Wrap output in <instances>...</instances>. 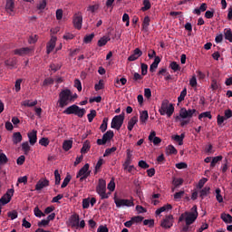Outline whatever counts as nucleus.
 <instances>
[{
  "instance_id": "de8ad7c7",
  "label": "nucleus",
  "mask_w": 232,
  "mask_h": 232,
  "mask_svg": "<svg viewBox=\"0 0 232 232\" xmlns=\"http://www.w3.org/2000/svg\"><path fill=\"white\" fill-rule=\"evenodd\" d=\"M220 160H222V156L214 157L210 163V168H215V166H217V163L220 162Z\"/></svg>"
},
{
  "instance_id": "dca6fc26",
  "label": "nucleus",
  "mask_w": 232,
  "mask_h": 232,
  "mask_svg": "<svg viewBox=\"0 0 232 232\" xmlns=\"http://www.w3.org/2000/svg\"><path fill=\"white\" fill-rule=\"evenodd\" d=\"M14 8H15V3L14 2V0H6L5 10L7 14H10V15H12Z\"/></svg>"
},
{
  "instance_id": "c9c22d12",
  "label": "nucleus",
  "mask_w": 232,
  "mask_h": 232,
  "mask_svg": "<svg viewBox=\"0 0 232 232\" xmlns=\"http://www.w3.org/2000/svg\"><path fill=\"white\" fill-rule=\"evenodd\" d=\"M211 188L209 187H205L199 191V197L200 198H204L205 197H208V194L209 193V190Z\"/></svg>"
},
{
  "instance_id": "4be33fe9",
  "label": "nucleus",
  "mask_w": 232,
  "mask_h": 232,
  "mask_svg": "<svg viewBox=\"0 0 232 232\" xmlns=\"http://www.w3.org/2000/svg\"><path fill=\"white\" fill-rule=\"evenodd\" d=\"M73 146V140H65L63 143V150L64 151H70Z\"/></svg>"
},
{
  "instance_id": "49530a36",
  "label": "nucleus",
  "mask_w": 232,
  "mask_h": 232,
  "mask_svg": "<svg viewBox=\"0 0 232 232\" xmlns=\"http://www.w3.org/2000/svg\"><path fill=\"white\" fill-rule=\"evenodd\" d=\"M169 68H171L173 72H180V65H179L177 62H171L169 64Z\"/></svg>"
},
{
  "instance_id": "c03bdc74",
  "label": "nucleus",
  "mask_w": 232,
  "mask_h": 232,
  "mask_svg": "<svg viewBox=\"0 0 232 232\" xmlns=\"http://www.w3.org/2000/svg\"><path fill=\"white\" fill-rule=\"evenodd\" d=\"M70 180H72V176L70 174H67L66 177L64 178L61 188H66V186H68V184H70Z\"/></svg>"
},
{
  "instance_id": "0e129e2a",
  "label": "nucleus",
  "mask_w": 232,
  "mask_h": 232,
  "mask_svg": "<svg viewBox=\"0 0 232 232\" xmlns=\"http://www.w3.org/2000/svg\"><path fill=\"white\" fill-rule=\"evenodd\" d=\"M102 164H104V160L102 158H100L95 166V173L99 171V169L102 168Z\"/></svg>"
},
{
  "instance_id": "b1692460",
  "label": "nucleus",
  "mask_w": 232,
  "mask_h": 232,
  "mask_svg": "<svg viewBox=\"0 0 232 232\" xmlns=\"http://www.w3.org/2000/svg\"><path fill=\"white\" fill-rule=\"evenodd\" d=\"M169 209H173V206H171V204L164 205L156 210V215H160V213H164V211H169Z\"/></svg>"
},
{
  "instance_id": "052dcab7",
  "label": "nucleus",
  "mask_w": 232,
  "mask_h": 232,
  "mask_svg": "<svg viewBox=\"0 0 232 232\" xmlns=\"http://www.w3.org/2000/svg\"><path fill=\"white\" fill-rule=\"evenodd\" d=\"M74 86L77 88L78 92H82V83L81 82V80L75 79Z\"/></svg>"
},
{
  "instance_id": "c756f323",
  "label": "nucleus",
  "mask_w": 232,
  "mask_h": 232,
  "mask_svg": "<svg viewBox=\"0 0 232 232\" xmlns=\"http://www.w3.org/2000/svg\"><path fill=\"white\" fill-rule=\"evenodd\" d=\"M221 219L223 222H225V224H232V217L230 214H221Z\"/></svg>"
},
{
  "instance_id": "37998d69",
  "label": "nucleus",
  "mask_w": 232,
  "mask_h": 232,
  "mask_svg": "<svg viewBox=\"0 0 232 232\" xmlns=\"http://www.w3.org/2000/svg\"><path fill=\"white\" fill-rule=\"evenodd\" d=\"M97 117V111L91 110V112L87 115L89 122H93V119Z\"/></svg>"
},
{
  "instance_id": "aec40b11",
  "label": "nucleus",
  "mask_w": 232,
  "mask_h": 232,
  "mask_svg": "<svg viewBox=\"0 0 232 232\" xmlns=\"http://www.w3.org/2000/svg\"><path fill=\"white\" fill-rule=\"evenodd\" d=\"M160 63V57L156 56L154 62L150 64V72L153 73L157 68H159V64Z\"/></svg>"
},
{
  "instance_id": "9d476101",
  "label": "nucleus",
  "mask_w": 232,
  "mask_h": 232,
  "mask_svg": "<svg viewBox=\"0 0 232 232\" xmlns=\"http://www.w3.org/2000/svg\"><path fill=\"white\" fill-rule=\"evenodd\" d=\"M195 113H197V110L195 109L186 110V108H182L179 111V117L181 119H191Z\"/></svg>"
},
{
  "instance_id": "79ce46f5",
  "label": "nucleus",
  "mask_w": 232,
  "mask_h": 232,
  "mask_svg": "<svg viewBox=\"0 0 232 232\" xmlns=\"http://www.w3.org/2000/svg\"><path fill=\"white\" fill-rule=\"evenodd\" d=\"M167 153L169 155H177L178 151H177V149H175V146L173 145H169L167 147Z\"/></svg>"
},
{
  "instance_id": "ddd939ff",
  "label": "nucleus",
  "mask_w": 232,
  "mask_h": 232,
  "mask_svg": "<svg viewBox=\"0 0 232 232\" xmlns=\"http://www.w3.org/2000/svg\"><path fill=\"white\" fill-rule=\"evenodd\" d=\"M79 220L78 214L72 215L69 218V226H71V227H79Z\"/></svg>"
},
{
  "instance_id": "0eeeda50",
  "label": "nucleus",
  "mask_w": 232,
  "mask_h": 232,
  "mask_svg": "<svg viewBox=\"0 0 232 232\" xmlns=\"http://www.w3.org/2000/svg\"><path fill=\"white\" fill-rule=\"evenodd\" d=\"M92 174L90 170V164L86 163L77 173L76 179H80V182L86 180L88 177Z\"/></svg>"
},
{
  "instance_id": "6ab92c4d",
  "label": "nucleus",
  "mask_w": 232,
  "mask_h": 232,
  "mask_svg": "<svg viewBox=\"0 0 232 232\" xmlns=\"http://www.w3.org/2000/svg\"><path fill=\"white\" fill-rule=\"evenodd\" d=\"M139 122V117L138 116H133L128 122L127 129L129 131H132L135 124Z\"/></svg>"
},
{
  "instance_id": "f8f14e48",
  "label": "nucleus",
  "mask_w": 232,
  "mask_h": 232,
  "mask_svg": "<svg viewBox=\"0 0 232 232\" xmlns=\"http://www.w3.org/2000/svg\"><path fill=\"white\" fill-rule=\"evenodd\" d=\"M14 55H20V57H23L24 55H28L32 53V48L30 47H22L19 49L14 50Z\"/></svg>"
},
{
  "instance_id": "4c0bfd02",
  "label": "nucleus",
  "mask_w": 232,
  "mask_h": 232,
  "mask_svg": "<svg viewBox=\"0 0 232 232\" xmlns=\"http://www.w3.org/2000/svg\"><path fill=\"white\" fill-rule=\"evenodd\" d=\"M22 106H26L27 108H34V106H37V101L31 102L30 100H25L22 102Z\"/></svg>"
},
{
  "instance_id": "7ed1b4c3",
  "label": "nucleus",
  "mask_w": 232,
  "mask_h": 232,
  "mask_svg": "<svg viewBox=\"0 0 232 232\" xmlns=\"http://www.w3.org/2000/svg\"><path fill=\"white\" fill-rule=\"evenodd\" d=\"M159 111L160 115H167L168 117H171L175 111V107L173 106V103L169 104V101L163 100Z\"/></svg>"
},
{
  "instance_id": "a878e982",
  "label": "nucleus",
  "mask_w": 232,
  "mask_h": 232,
  "mask_svg": "<svg viewBox=\"0 0 232 232\" xmlns=\"http://www.w3.org/2000/svg\"><path fill=\"white\" fill-rule=\"evenodd\" d=\"M5 66H10L11 68H15L16 64H17V58L16 57H13V58H9L8 60H6L5 62Z\"/></svg>"
},
{
  "instance_id": "680f3d73",
  "label": "nucleus",
  "mask_w": 232,
  "mask_h": 232,
  "mask_svg": "<svg viewBox=\"0 0 232 232\" xmlns=\"http://www.w3.org/2000/svg\"><path fill=\"white\" fill-rule=\"evenodd\" d=\"M143 226H149L150 227H153V226H155V220L145 219V220H143Z\"/></svg>"
},
{
  "instance_id": "423d86ee",
  "label": "nucleus",
  "mask_w": 232,
  "mask_h": 232,
  "mask_svg": "<svg viewBox=\"0 0 232 232\" xmlns=\"http://www.w3.org/2000/svg\"><path fill=\"white\" fill-rule=\"evenodd\" d=\"M96 193L100 195L102 200L109 198L110 196L106 193V180L102 179H99V184L96 187Z\"/></svg>"
},
{
  "instance_id": "774afa93",
  "label": "nucleus",
  "mask_w": 232,
  "mask_h": 232,
  "mask_svg": "<svg viewBox=\"0 0 232 232\" xmlns=\"http://www.w3.org/2000/svg\"><path fill=\"white\" fill-rule=\"evenodd\" d=\"M232 111L230 109L225 111L224 118L227 121V119H231Z\"/></svg>"
},
{
  "instance_id": "338daca9",
  "label": "nucleus",
  "mask_w": 232,
  "mask_h": 232,
  "mask_svg": "<svg viewBox=\"0 0 232 232\" xmlns=\"http://www.w3.org/2000/svg\"><path fill=\"white\" fill-rule=\"evenodd\" d=\"M206 182H208V178H202L198 184V189H202V188H204V185L206 184Z\"/></svg>"
},
{
  "instance_id": "6e6552de",
  "label": "nucleus",
  "mask_w": 232,
  "mask_h": 232,
  "mask_svg": "<svg viewBox=\"0 0 232 232\" xmlns=\"http://www.w3.org/2000/svg\"><path fill=\"white\" fill-rule=\"evenodd\" d=\"M114 204L116 205V208H124V206L127 208H131L135 206L133 200L131 199H121L117 198H114Z\"/></svg>"
},
{
  "instance_id": "2eb2a0df",
  "label": "nucleus",
  "mask_w": 232,
  "mask_h": 232,
  "mask_svg": "<svg viewBox=\"0 0 232 232\" xmlns=\"http://www.w3.org/2000/svg\"><path fill=\"white\" fill-rule=\"evenodd\" d=\"M50 186V181L48 179L39 180L35 185L36 191H41L44 188Z\"/></svg>"
},
{
  "instance_id": "bb28decb",
  "label": "nucleus",
  "mask_w": 232,
  "mask_h": 232,
  "mask_svg": "<svg viewBox=\"0 0 232 232\" xmlns=\"http://www.w3.org/2000/svg\"><path fill=\"white\" fill-rule=\"evenodd\" d=\"M186 137V134L181 133L180 135H175L172 136L173 140H175L176 142H179V146H182V144H184V138Z\"/></svg>"
},
{
  "instance_id": "2f4dec72",
  "label": "nucleus",
  "mask_w": 232,
  "mask_h": 232,
  "mask_svg": "<svg viewBox=\"0 0 232 232\" xmlns=\"http://www.w3.org/2000/svg\"><path fill=\"white\" fill-rule=\"evenodd\" d=\"M111 41V38L108 36H103L98 41V46L102 47L108 44V42Z\"/></svg>"
},
{
  "instance_id": "a18cd8bd",
  "label": "nucleus",
  "mask_w": 232,
  "mask_h": 232,
  "mask_svg": "<svg viewBox=\"0 0 232 232\" xmlns=\"http://www.w3.org/2000/svg\"><path fill=\"white\" fill-rule=\"evenodd\" d=\"M95 92L104 90V80H100L98 83L94 85Z\"/></svg>"
},
{
  "instance_id": "5fc2aeb1",
  "label": "nucleus",
  "mask_w": 232,
  "mask_h": 232,
  "mask_svg": "<svg viewBox=\"0 0 232 232\" xmlns=\"http://www.w3.org/2000/svg\"><path fill=\"white\" fill-rule=\"evenodd\" d=\"M220 193H221L220 188H217L216 189V198H217L218 202L222 203V202H224V198L220 195Z\"/></svg>"
},
{
  "instance_id": "09e8293b",
  "label": "nucleus",
  "mask_w": 232,
  "mask_h": 232,
  "mask_svg": "<svg viewBox=\"0 0 232 232\" xmlns=\"http://www.w3.org/2000/svg\"><path fill=\"white\" fill-rule=\"evenodd\" d=\"M10 198H8V196L4 195L1 198H0V206H6V204H8L10 202Z\"/></svg>"
},
{
  "instance_id": "ea45409f",
  "label": "nucleus",
  "mask_w": 232,
  "mask_h": 232,
  "mask_svg": "<svg viewBox=\"0 0 232 232\" xmlns=\"http://www.w3.org/2000/svg\"><path fill=\"white\" fill-rule=\"evenodd\" d=\"M22 150L24 151V155H28V153H30V144L28 141L22 143Z\"/></svg>"
},
{
  "instance_id": "a19ab883",
  "label": "nucleus",
  "mask_w": 232,
  "mask_h": 232,
  "mask_svg": "<svg viewBox=\"0 0 232 232\" xmlns=\"http://www.w3.org/2000/svg\"><path fill=\"white\" fill-rule=\"evenodd\" d=\"M186 95H188V89L184 88L179 96L178 97V102H182V101H184V99H186Z\"/></svg>"
},
{
  "instance_id": "c85d7f7f",
  "label": "nucleus",
  "mask_w": 232,
  "mask_h": 232,
  "mask_svg": "<svg viewBox=\"0 0 232 232\" xmlns=\"http://www.w3.org/2000/svg\"><path fill=\"white\" fill-rule=\"evenodd\" d=\"M23 140V135L21 132H14L13 134V144H19Z\"/></svg>"
},
{
  "instance_id": "4d7b16f0",
  "label": "nucleus",
  "mask_w": 232,
  "mask_h": 232,
  "mask_svg": "<svg viewBox=\"0 0 232 232\" xmlns=\"http://www.w3.org/2000/svg\"><path fill=\"white\" fill-rule=\"evenodd\" d=\"M131 220L133 224H140V222H142L144 220V217L142 216H135L131 218Z\"/></svg>"
},
{
  "instance_id": "1a4fd4ad",
  "label": "nucleus",
  "mask_w": 232,
  "mask_h": 232,
  "mask_svg": "<svg viewBox=\"0 0 232 232\" xmlns=\"http://www.w3.org/2000/svg\"><path fill=\"white\" fill-rule=\"evenodd\" d=\"M72 23L74 28H76L77 30H81V28H82V13H75L72 17Z\"/></svg>"
},
{
  "instance_id": "412c9836",
  "label": "nucleus",
  "mask_w": 232,
  "mask_h": 232,
  "mask_svg": "<svg viewBox=\"0 0 232 232\" xmlns=\"http://www.w3.org/2000/svg\"><path fill=\"white\" fill-rule=\"evenodd\" d=\"M207 10H208V4L203 3L199 6V8H195L193 10V14H196V15H200V14H202V12H206Z\"/></svg>"
},
{
  "instance_id": "9b49d317",
  "label": "nucleus",
  "mask_w": 232,
  "mask_h": 232,
  "mask_svg": "<svg viewBox=\"0 0 232 232\" xmlns=\"http://www.w3.org/2000/svg\"><path fill=\"white\" fill-rule=\"evenodd\" d=\"M161 227L163 229H169L173 227V215L166 216L165 218L160 223Z\"/></svg>"
},
{
  "instance_id": "69168bd1",
  "label": "nucleus",
  "mask_w": 232,
  "mask_h": 232,
  "mask_svg": "<svg viewBox=\"0 0 232 232\" xmlns=\"http://www.w3.org/2000/svg\"><path fill=\"white\" fill-rule=\"evenodd\" d=\"M224 121H227L224 116H221L220 114L217 116L218 126H221L222 124H224Z\"/></svg>"
},
{
  "instance_id": "603ef678",
  "label": "nucleus",
  "mask_w": 232,
  "mask_h": 232,
  "mask_svg": "<svg viewBox=\"0 0 232 232\" xmlns=\"http://www.w3.org/2000/svg\"><path fill=\"white\" fill-rule=\"evenodd\" d=\"M93 37H95L94 34L86 35L83 39V43H85V44H89V43H92V41H93Z\"/></svg>"
},
{
  "instance_id": "393cba45",
  "label": "nucleus",
  "mask_w": 232,
  "mask_h": 232,
  "mask_svg": "<svg viewBox=\"0 0 232 232\" xmlns=\"http://www.w3.org/2000/svg\"><path fill=\"white\" fill-rule=\"evenodd\" d=\"M131 152H130V150H127V157L125 162L123 163V169H128V166L131 164Z\"/></svg>"
},
{
  "instance_id": "f03ea898",
  "label": "nucleus",
  "mask_w": 232,
  "mask_h": 232,
  "mask_svg": "<svg viewBox=\"0 0 232 232\" xmlns=\"http://www.w3.org/2000/svg\"><path fill=\"white\" fill-rule=\"evenodd\" d=\"M58 102L60 108H64V106H68V104L72 102V91H70V89L63 90L59 94Z\"/></svg>"
},
{
  "instance_id": "72a5a7b5",
  "label": "nucleus",
  "mask_w": 232,
  "mask_h": 232,
  "mask_svg": "<svg viewBox=\"0 0 232 232\" xmlns=\"http://www.w3.org/2000/svg\"><path fill=\"white\" fill-rule=\"evenodd\" d=\"M108 118H103L102 123L100 126V130L102 131V133H104L106 130H108Z\"/></svg>"
},
{
  "instance_id": "20e7f679",
  "label": "nucleus",
  "mask_w": 232,
  "mask_h": 232,
  "mask_svg": "<svg viewBox=\"0 0 232 232\" xmlns=\"http://www.w3.org/2000/svg\"><path fill=\"white\" fill-rule=\"evenodd\" d=\"M65 115H77L80 119H82L86 114L85 109H81V107L76 104L69 106L66 110L63 111Z\"/></svg>"
},
{
  "instance_id": "864d4df0",
  "label": "nucleus",
  "mask_w": 232,
  "mask_h": 232,
  "mask_svg": "<svg viewBox=\"0 0 232 232\" xmlns=\"http://www.w3.org/2000/svg\"><path fill=\"white\" fill-rule=\"evenodd\" d=\"M117 151V147H112L111 149H106L103 157H109V155H111V153H115Z\"/></svg>"
},
{
  "instance_id": "13d9d810",
  "label": "nucleus",
  "mask_w": 232,
  "mask_h": 232,
  "mask_svg": "<svg viewBox=\"0 0 232 232\" xmlns=\"http://www.w3.org/2000/svg\"><path fill=\"white\" fill-rule=\"evenodd\" d=\"M54 178L56 186H59L61 184V174H59L58 169L54 170Z\"/></svg>"
},
{
  "instance_id": "bf43d9fd",
  "label": "nucleus",
  "mask_w": 232,
  "mask_h": 232,
  "mask_svg": "<svg viewBox=\"0 0 232 232\" xmlns=\"http://www.w3.org/2000/svg\"><path fill=\"white\" fill-rule=\"evenodd\" d=\"M34 213L38 218H41V217H44V213H43V211L39 209V207L34 208Z\"/></svg>"
},
{
  "instance_id": "7c9ffc66",
  "label": "nucleus",
  "mask_w": 232,
  "mask_h": 232,
  "mask_svg": "<svg viewBox=\"0 0 232 232\" xmlns=\"http://www.w3.org/2000/svg\"><path fill=\"white\" fill-rule=\"evenodd\" d=\"M8 163V157H6V154L3 152V150H0V166H5V164Z\"/></svg>"
},
{
  "instance_id": "f3484780",
  "label": "nucleus",
  "mask_w": 232,
  "mask_h": 232,
  "mask_svg": "<svg viewBox=\"0 0 232 232\" xmlns=\"http://www.w3.org/2000/svg\"><path fill=\"white\" fill-rule=\"evenodd\" d=\"M55 43H57V37H52L50 42L47 44V53H52V52H53Z\"/></svg>"
},
{
  "instance_id": "8fccbe9b",
  "label": "nucleus",
  "mask_w": 232,
  "mask_h": 232,
  "mask_svg": "<svg viewBox=\"0 0 232 232\" xmlns=\"http://www.w3.org/2000/svg\"><path fill=\"white\" fill-rule=\"evenodd\" d=\"M128 82V80L126 78H121L120 80H116L115 86L116 88H120V85L124 86Z\"/></svg>"
},
{
  "instance_id": "f257e3e1",
  "label": "nucleus",
  "mask_w": 232,
  "mask_h": 232,
  "mask_svg": "<svg viewBox=\"0 0 232 232\" xmlns=\"http://www.w3.org/2000/svg\"><path fill=\"white\" fill-rule=\"evenodd\" d=\"M198 218V211L197 210V205L192 207L191 211H186L182 213L179 218V222H186L187 225L195 223V220Z\"/></svg>"
},
{
  "instance_id": "4468645a",
  "label": "nucleus",
  "mask_w": 232,
  "mask_h": 232,
  "mask_svg": "<svg viewBox=\"0 0 232 232\" xmlns=\"http://www.w3.org/2000/svg\"><path fill=\"white\" fill-rule=\"evenodd\" d=\"M27 137L29 139V144H31V146H34L37 142V130H33L31 132H28Z\"/></svg>"
},
{
  "instance_id": "6e6d98bb",
  "label": "nucleus",
  "mask_w": 232,
  "mask_h": 232,
  "mask_svg": "<svg viewBox=\"0 0 232 232\" xmlns=\"http://www.w3.org/2000/svg\"><path fill=\"white\" fill-rule=\"evenodd\" d=\"M39 144L46 148L50 144V140L48 138H42L39 140Z\"/></svg>"
},
{
  "instance_id": "5701e85b",
  "label": "nucleus",
  "mask_w": 232,
  "mask_h": 232,
  "mask_svg": "<svg viewBox=\"0 0 232 232\" xmlns=\"http://www.w3.org/2000/svg\"><path fill=\"white\" fill-rule=\"evenodd\" d=\"M150 23H151L150 16H145L141 24L143 32H148L150 28Z\"/></svg>"
},
{
  "instance_id": "3c124183",
  "label": "nucleus",
  "mask_w": 232,
  "mask_h": 232,
  "mask_svg": "<svg viewBox=\"0 0 232 232\" xmlns=\"http://www.w3.org/2000/svg\"><path fill=\"white\" fill-rule=\"evenodd\" d=\"M211 90H213V92L218 90V88H220V84H218V82H217V79H213L211 82V85H210Z\"/></svg>"
},
{
  "instance_id": "39448f33",
  "label": "nucleus",
  "mask_w": 232,
  "mask_h": 232,
  "mask_svg": "<svg viewBox=\"0 0 232 232\" xmlns=\"http://www.w3.org/2000/svg\"><path fill=\"white\" fill-rule=\"evenodd\" d=\"M124 112L114 116L111 120V128H112V130H121V128H122V124H124Z\"/></svg>"
},
{
  "instance_id": "a211bd4d",
  "label": "nucleus",
  "mask_w": 232,
  "mask_h": 232,
  "mask_svg": "<svg viewBox=\"0 0 232 232\" xmlns=\"http://www.w3.org/2000/svg\"><path fill=\"white\" fill-rule=\"evenodd\" d=\"M149 119H150V114H148V111H140V122L141 124H146Z\"/></svg>"
},
{
  "instance_id": "e433bc0d",
  "label": "nucleus",
  "mask_w": 232,
  "mask_h": 232,
  "mask_svg": "<svg viewBox=\"0 0 232 232\" xmlns=\"http://www.w3.org/2000/svg\"><path fill=\"white\" fill-rule=\"evenodd\" d=\"M151 8V2L150 0H143V7H141V12H148Z\"/></svg>"
},
{
  "instance_id": "e2e57ef3",
  "label": "nucleus",
  "mask_w": 232,
  "mask_h": 232,
  "mask_svg": "<svg viewBox=\"0 0 232 232\" xmlns=\"http://www.w3.org/2000/svg\"><path fill=\"white\" fill-rule=\"evenodd\" d=\"M138 166L142 169H148L150 168V165L145 160H140Z\"/></svg>"
},
{
  "instance_id": "58836bf2",
  "label": "nucleus",
  "mask_w": 232,
  "mask_h": 232,
  "mask_svg": "<svg viewBox=\"0 0 232 232\" xmlns=\"http://www.w3.org/2000/svg\"><path fill=\"white\" fill-rule=\"evenodd\" d=\"M213 119V116L211 115V111H205L198 115V120L202 121V119Z\"/></svg>"
},
{
  "instance_id": "cd10ccee",
  "label": "nucleus",
  "mask_w": 232,
  "mask_h": 232,
  "mask_svg": "<svg viewBox=\"0 0 232 232\" xmlns=\"http://www.w3.org/2000/svg\"><path fill=\"white\" fill-rule=\"evenodd\" d=\"M115 137V133H113V130H107L103 135V140L108 142V140H111Z\"/></svg>"
},
{
  "instance_id": "473e14b6",
  "label": "nucleus",
  "mask_w": 232,
  "mask_h": 232,
  "mask_svg": "<svg viewBox=\"0 0 232 232\" xmlns=\"http://www.w3.org/2000/svg\"><path fill=\"white\" fill-rule=\"evenodd\" d=\"M90 148H92V146L90 145V142L88 140H85L83 142L82 148L81 149V153L82 154L88 153V151H90Z\"/></svg>"
},
{
  "instance_id": "f704fd0d",
  "label": "nucleus",
  "mask_w": 232,
  "mask_h": 232,
  "mask_svg": "<svg viewBox=\"0 0 232 232\" xmlns=\"http://www.w3.org/2000/svg\"><path fill=\"white\" fill-rule=\"evenodd\" d=\"M224 35H225V39L227 41H229V43H232V31L231 29H224Z\"/></svg>"
}]
</instances>
